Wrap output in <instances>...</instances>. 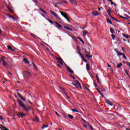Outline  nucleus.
<instances>
[{
	"instance_id": "nucleus-32",
	"label": "nucleus",
	"mask_w": 130,
	"mask_h": 130,
	"mask_svg": "<svg viewBox=\"0 0 130 130\" xmlns=\"http://www.w3.org/2000/svg\"><path fill=\"white\" fill-rule=\"evenodd\" d=\"M81 59L83 60V61H84V62H88V61L86 59H85V58L84 57L81 58Z\"/></svg>"
},
{
	"instance_id": "nucleus-17",
	"label": "nucleus",
	"mask_w": 130,
	"mask_h": 130,
	"mask_svg": "<svg viewBox=\"0 0 130 130\" xmlns=\"http://www.w3.org/2000/svg\"><path fill=\"white\" fill-rule=\"evenodd\" d=\"M9 16V18H11V19H13V21H16V17L12 16V15H8Z\"/></svg>"
},
{
	"instance_id": "nucleus-53",
	"label": "nucleus",
	"mask_w": 130,
	"mask_h": 130,
	"mask_svg": "<svg viewBox=\"0 0 130 130\" xmlns=\"http://www.w3.org/2000/svg\"><path fill=\"white\" fill-rule=\"evenodd\" d=\"M57 67H58V68H59L60 69H61V66L59 64H57Z\"/></svg>"
},
{
	"instance_id": "nucleus-26",
	"label": "nucleus",
	"mask_w": 130,
	"mask_h": 130,
	"mask_svg": "<svg viewBox=\"0 0 130 130\" xmlns=\"http://www.w3.org/2000/svg\"><path fill=\"white\" fill-rule=\"evenodd\" d=\"M68 117L70 118V119H73L74 118V116L71 115V114H68Z\"/></svg>"
},
{
	"instance_id": "nucleus-23",
	"label": "nucleus",
	"mask_w": 130,
	"mask_h": 130,
	"mask_svg": "<svg viewBox=\"0 0 130 130\" xmlns=\"http://www.w3.org/2000/svg\"><path fill=\"white\" fill-rule=\"evenodd\" d=\"M122 66V63H120L117 66V68H118V69H120L121 67Z\"/></svg>"
},
{
	"instance_id": "nucleus-59",
	"label": "nucleus",
	"mask_w": 130,
	"mask_h": 130,
	"mask_svg": "<svg viewBox=\"0 0 130 130\" xmlns=\"http://www.w3.org/2000/svg\"><path fill=\"white\" fill-rule=\"evenodd\" d=\"M34 2L35 3V4H38V2L37 0H34Z\"/></svg>"
},
{
	"instance_id": "nucleus-13",
	"label": "nucleus",
	"mask_w": 130,
	"mask_h": 130,
	"mask_svg": "<svg viewBox=\"0 0 130 130\" xmlns=\"http://www.w3.org/2000/svg\"><path fill=\"white\" fill-rule=\"evenodd\" d=\"M67 70L70 73V74H74V71L72 70L70 67H67Z\"/></svg>"
},
{
	"instance_id": "nucleus-35",
	"label": "nucleus",
	"mask_w": 130,
	"mask_h": 130,
	"mask_svg": "<svg viewBox=\"0 0 130 130\" xmlns=\"http://www.w3.org/2000/svg\"><path fill=\"white\" fill-rule=\"evenodd\" d=\"M56 59H57V60H59V61H62V59L61 58L56 57Z\"/></svg>"
},
{
	"instance_id": "nucleus-3",
	"label": "nucleus",
	"mask_w": 130,
	"mask_h": 130,
	"mask_svg": "<svg viewBox=\"0 0 130 130\" xmlns=\"http://www.w3.org/2000/svg\"><path fill=\"white\" fill-rule=\"evenodd\" d=\"M31 75L32 73L29 71H24L23 73V76L24 79L26 78H29V77H31Z\"/></svg>"
},
{
	"instance_id": "nucleus-51",
	"label": "nucleus",
	"mask_w": 130,
	"mask_h": 130,
	"mask_svg": "<svg viewBox=\"0 0 130 130\" xmlns=\"http://www.w3.org/2000/svg\"><path fill=\"white\" fill-rule=\"evenodd\" d=\"M31 36H32V37H34V38H37V37L36 36H35V35H33V34L31 35Z\"/></svg>"
},
{
	"instance_id": "nucleus-54",
	"label": "nucleus",
	"mask_w": 130,
	"mask_h": 130,
	"mask_svg": "<svg viewBox=\"0 0 130 130\" xmlns=\"http://www.w3.org/2000/svg\"><path fill=\"white\" fill-rule=\"evenodd\" d=\"M93 84H94V87H95V88L97 87V84H96V83L94 82Z\"/></svg>"
},
{
	"instance_id": "nucleus-1",
	"label": "nucleus",
	"mask_w": 130,
	"mask_h": 130,
	"mask_svg": "<svg viewBox=\"0 0 130 130\" xmlns=\"http://www.w3.org/2000/svg\"><path fill=\"white\" fill-rule=\"evenodd\" d=\"M17 102L18 104H19L20 106H21V107H22V108H23L24 110L26 111V112H29V111H30L31 107L30 106L26 107L25 104H24V103L22 101H21L20 99L17 100Z\"/></svg>"
},
{
	"instance_id": "nucleus-46",
	"label": "nucleus",
	"mask_w": 130,
	"mask_h": 130,
	"mask_svg": "<svg viewBox=\"0 0 130 130\" xmlns=\"http://www.w3.org/2000/svg\"><path fill=\"white\" fill-rule=\"evenodd\" d=\"M125 74L127 75V76H128V77H129V75L128 74V73H127V71L125 70Z\"/></svg>"
},
{
	"instance_id": "nucleus-36",
	"label": "nucleus",
	"mask_w": 130,
	"mask_h": 130,
	"mask_svg": "<svg viewBox=\"0 0 130 130\" xmlns=\"http://www.w3.org/2000/svg\"><path fill=\"white\" fill-rule=\"evenodd\" d=\"M8 49H11L12 50V51H14V49H13V48H12V47L8 46Z\"/></svg>"
},
{
	"instance_id": "nucleus-21",
	"label": "nucleus",
	"mask_w": 130,
	"mask_h": 130,
	"mask_svg": "<svg viewBox=\"0 0 130 130\" xmlns=\"http://www.w3.org/2000/svg\"><path fill=\"white\" fill-rule=\"evenodd\" d=\"M33 121L38 122L39 121V119H38V117H37V116H36L35 119H34Z\"/></svg>"
},
{
	"instance_id": "nucleus-57",
	"label": "nucleus",
	"mask_w": 130,
	"mask_h": 130,
	"mask_svg": "<svg viewBox=\"0 0 130 130\" xmlns=\"http://www.w3.org/2000/svg\"><path fill=\"white\" fill-rule=\"evenodd\" d=\"M108 1V2H111V3H112V5H113V3L112 2V1L111 0H107Z\"/></svg>"
},
{
	"instance_id": "nucleus-48",
	"label": "nucleus",
	"mask_w": 130,
	"mask_h": 130,
	"mask_svg": "<svg viewBox=\"0 0 130 130\" xmlns=\"http://www.w3.org/2000/svg\"><path fill=\"white\" fill-rule=\"evenodd\" d=\"M20 99H21V100H23V101H26V99H25V98H24L23 96H22V98H20Z\"/></svg>"
},
{
	"instance_id": "nucleus-33",
	"label": "nucleus",
	"mask_w": 130,
	"mask_h": 130,
	"mask_svg": "<svg viewBox=\"0 0 130 130\" xmlns=\"http://www.w3.org/2000/svg\"><path fill=\"white\" fill-rule=\"evenodd\" d=\"M32 63L34 66V68L36 70V71H37L38 69H37L36 65H35V63H34V62H32Z\"/></svg>"
},
{
	"instance_id": "nucleus-63",
	"label": "nucleus",
	"mask_w": 130,
	"mask_h": 130,
	"mask_svg": "<svg viewBox=\"0 0 130 130\" xmlns=\"http://www.w3.org/2000/svg\"><path fill=\"white\" fill-rule=\"evenodd\" d=\"M43 13H44V14H46V12L44 11V10H43V11H42Z\"/></svg>"
},
{
	"instance_id": "nucleus-40",
	"label": "nucleus",
	"mask_w": 130,
	"mask_h": 130,
	"mask_svg": "<svg viewBox=\"0 0 130 130\" xmlns=\"http://www.w3.org/2000/svg\"><path fill=\"white\" fill-rule=\"evenodd\" d=\"M123 37H125V38H127H127H129L128 36H126L124 34H123Z\"/></svg>"
},
{
	"instance_id": "nucleus-56",
	"label": "nucleus",
	"mask_w": 130,
	"mask_h": 130,
	"mask_svg": "<svg viewBox=\"0 0 130 130\" xmlns=\"http://www.w3.org/2000/svg\"><path fill=\"white\" fill-rule=\"evenodd\" d=\"M119 18H121L122 19H125V17H124L123 16H119Z\"/></svg>"
},
{
	"instance_id": "nucleus-55",
	"label": "nucleus",
	"mask_w": 130,
	"mask_h": 130,
	"mask_svg": "<svg viewBox=\"0 0 130 130\" xmlns=\"http://www.w3.org/2000/svg\"><path fill=\"white\" fill-rule=\"evenodd\" d=\"M122 50L123 52H125V51H124V48L122 47Z\"/></svg>"
},
{
	"instance_id": "nucleus-24",
	"label": "nucleus",
	"mask_w": 130,
	"mask_h": 130,
	"mask_svg": "<svg viewBox=\"0 0 130 130\" xmlns=\"http://www.w3.org/2000/svg\"><path fill=\"white\" fill-rule=\"evenodd\" d=\"M87 124L89 125V128H90V129H91V130H93L94 129V128H93L92 125H90V123H89V122H87Z\"/></svg>"
},
{
	"instance_id": "nucleus-2",
	"label": "nucleus",
	"mask_w": 130,
	"mask_h": 130,
	"mask_svg": "<svg viewBox=\"0 0 130 130\" xmlns=\"http://www.w3.org/2000/svg\"><path fill=\"white\" fill-rule=\"evenodd\" d=\"M72 85H73L74 87H76V88H80V89H82V87H81V83H80L78 80L73 81L72 82Z\"/></svg>"
},
{
	"instance_id": "nucleus-37",
	"label": "nucleus",
	"mask_w": 130,
	"mask_h": 130,
	"mask_svg": "<svg viewBox=\"0 0 130 130\" xmlns=\"http://www.w3.org/2000/svg\"><path fill=\"white\" fill-rule=\"evenodd\" d=\"M79 39L83 44H85V42H84V41H83V40L81 38H79Z\"/></svg>"
},
{
	"instance_id": "nucleus-39",
	"label": "nucleus",
	"mask_w": 130,
	"mask_h": 130,
	"mask_svg": "<svg viewBox=\"0 0 130 130\" xmlns=\"http://www.w3.org/2000/svg\"><path fill=\"white\" fill-rule=\"evenodd\" d=\"M78 54H79L81 58H83V57H84V56H83V54H82V53L78 52Z\"/></svg>"
},
{
	"instance_id": "nucleus-18",
	"label": "nucleus",
	"mask_w": 130,
	"mask_h": 130,
	"mask_svg": "<svg viewBox=\"0 0 130 130\" xmlns=\"http://www.w3.org/2000/svg\"><path fill=\"white\" fill-rule=\"evenodd\" d=\"M7 8H8V10H9L10 12H11L12 13H13V12H14V10L12 8L10 7H7Z\"/></svg>"
},
{
	"instance_id": "nucleus-47",
	"label": "nucleus",
	"mask_w": 130,
	"mask_h": 130,
	"mask_svg": "<svg viewBox=\"0 0 130 130\" xmlns=\"http://www.w3.org/2000/svg\"><path fill=\"white\" fill-rule=\"evenodd\" d=\"M98 83H99V84H101V81H100V79L99 78H98V79H96Z\"/></svg>"
},
{
	"instance_id": "nucleus-29",
	"label": "nucleus",
	"mask_w": 130,
	"mask_h": 130,
	"mask_svg": "<svg viewBox=\"0 0 130 130\" xmlns=\"http://www.w3.org/2000/svg\"><path fill=\"white\" fill-rule=\"evenodd\" d=\"M17 96H19V98L21 99V98H22V97H23V96H22V95L21 94V93L17 92Z\"/></svg>"
},
{
	"instance_id": "nucleus-50",
	"label": "nucleus",
	"mask_w": 130,
	"mask_h": 130,
	"mask_svg": "<svg viewBox=\"0 0 130 130\" xmlns=\"http://www.w3.org/2000/svg\"><path fill=\"white\" fill-rule=\"evenodd\" d=\"M58 63H59L60 64H61V66L63 65V62H60V61H58Z\"/></svg>"
},
{
	"instance_id": "nucleus-4",
	"label": "nucleus",
	"mask_w": 130,
	"mask_h": 130,
	"mask_svg": "<svg viewBox=\"0 0 130 130\" xmlns=\"http://www.w3.org/2000/svg\"><path fill=\"white\" fill-rule=\"evenodd\" d=\"M107 12L108 13V15H109V17H110V18H111V19H112L113 20H115V21H117V22H118L119 23H120V21L117 20V19L114 18V17H113L111 16V10L108 9L107 11Z\"/></svg>"
},
{
	"instance_id": "nucleus-42",
	"label": "nucleus",
	"mask_w": 130,
	"mask_h": 130,
	"mask_svg": "<svg viewBox=\"0 0 130 130\" xmlns=\"http://www.w3.org/2000/svg\"><path fill=\"white\" fill-rule=\"evenodd\" d=\"M86 57H88V59H90V54H87L85 55Z\"/></svg>"
},
{
	"instance_id": "nucleus-14",
	"label": "nucleus",
	"mask_w": 130,
	"mask_h": 130,
	"mask_svg": "<svg viewBox=\"0 0 130 130\" xmlns=\"http://www.w3.org/2000/svg\"><path fill=\"white\" fill-rule=\"evenodd\" d=\"M0 128L2 130H9V129L7 128V127H6L5 126H3V125H1Z\"/></svg>"
},
{
	"instance_id": "nucleus-64",
	"label": "nucleus",
	"mask_w": 130,
	"mask_h": 130,
	"mask_svg": "<svg viewBox=\"0 0 130 130\" xmlns=\"http://www.w3.org/2000/svg\"><path fill=\"white\" fill-rule=\"evenodd\" d=\"M128 66H129V69H130V63H128Z\"/></svg>"
},
{
	"instance_id": "nucleus-8",
	"label": "nucleus",
	"mask_w": 130,
	"mask_h": 130,
	"mask_svg": "<svg viewBox=\"0 0 130 130\" xmlns=\"http://www.w3.org/2000/svg\"><path fill=\"white\" fill-rule=\"evenodd\" d=\"M7 60H3L2 61V63H3V65L4 67H9V63H8V62H7Z\"/></svg>"
},
{
	"instance_id": "nucleus-15",
	"label": "nucleus",
	"mask_w": 130,
	"mask_h": 130,
	"mask_svg": "<svg viewBox=\"0 0 130 130\" xmlns=\"http://www.w3.org/2000/svg\"><path fill=\"white\" fill-rule=\"evenodd\" d=\"M83 33V37H86L88 33V30H84Z\"/></svg>"
},
{
	"instance_id": "nucleus-41",
	"label": "nucleus",
	"mask_w": 130,
	"mask_h": 130,
	"mask_svg": "<svg viewBox=\"0 0 130 130\" xmlns=\"http://www.w3.org/2000/svg\"><path fill=\"white\" fill-rule=\"evenodd\" d=\"M114 51L117 53V54L119 53V51H118V49H114Z\"/></svg>"
},
{
	"instance_id": "nucleus-38",
	"label": "nucleus",
	"mask_w": 130,
	"mask_h": 130,
	"mask_svg": "<svg viewBox=\"0 0 130 130\" xmlns=\"http://www.w3.org/2000/svg\"><path fill=\"white\" fill-rule=\"evenodd\" d=\"M96 90H97L98 93H99V94H100L101 95V96H103L102 93H101V92L100 91V90H99L98 88H96Z\"/></svg>"
},
{
	"instance_id": "nucleus-22",
	"label": "nucleus",
	"mask_w": 130,
	"mask_h": 130,
	"mask_svg": "<svg viewBox=\"0 0 130 130\" xmlns=\"http://www.w3.org/2000/svg\"><path fill=\"white\" fill-rule=\"evenodd\" d=\"M71 110H72V111H73V112H77L78 113H80V111H79L75 109H72Z\"/></svg>"
},
{
	"instance_id": "nucleus-19",
	"label": "nucleus",
	"mask_w": 130,
	"mask_h": 130,
	"mask_svg": "<svg viewBox=\"0 0 130 130\" xmlns=\"http://www.w3.org/2000/svg\"><path fill=\"white\" fill-rule=\"evenodd\" d=\"M64 28H65V29H67V30H69V31H72L73 29L69 27H67L66 26H64Z\"/></svg>"
},
{
	"instance_id": "nucleus-61",
	"label": "nucleus",
	"mask_w": 130,
	"mask_h": 130,
	"mask_svg": "<svg viewBox=\"0 0 130 130\" xmlns=\"http://www.w3.org/2000/svg\"><path fill=\"white\" fill-rule=\"evenodd\" d=\"M108 104H110V105H111V106H112V105H113L110 102H109Z\"/></svg>"
},
{
	"instance_id": "nucleus-20",
	"label": "nucleus",
	"mask_w": 130,
	"mask_h": 130,
	"mask_svg": "<svg viewBox=\"0 0 130 130\" xmlns=\"http://www.w3.org/2000/svg\"><path fill=\"white\" fill-rule=\"evenodd\" d=\"M107 23H109V24H111V25H112V22H111V20H110V19L107 18Z\"/></svg>"
},
{
	"instance_id": "nucleus-16",
	"label": "nucleus",
	"mask_w": 130,
	"mask_h": 130,
	"mask_svg": "<svg viewBox=\"0 0 130 130\" xmlns=\"http://www.w3.org/2000/svg\"><path fill=\"white\" fill-rule=\"evenodd\" d=\"M86 68L87 71H90V64L88 63H87L86 66Z\"/></svg>"
},
{
	"instance_id": "nucleus-10",
	"label": "nucleus",
	"mask_w": 130,
	"mask_h": 130,
	"mask_svg": "<svg viewBox=\"0 0 130 130\" xmlns=\"http://www.w3.org/2000/svg\"><path fill=\"white\" fill-rule=\"evenodd\" d=\"M19 117H24L25 115H26V114L23 113H19L17 114Z\"/></svg>"
},
{
	"instance_id": "nucleus-11",
	"label": "nucleus",
	"mask_w": 130,
	"mask_h": 130,
	"mask_svg": "<svg viewBox=\"0 0 130 130\" xmlns=\"http://www.w3.org/2000/svg\"><path fill=\"white\" fill-rule=\"evenodd\" d=\"M23 61H24V62H25V63H26V64H29V63H30V62H29V61L28 60V59H27V58H24V59H23Z\"/></svg>"
},
{
	"instance_id": "nucleus-28",
	"label": "nucleus",
	"mask_w": 130,
	"mask_h": 130,
	"mask_svg": "<svg viewBox=\"0 0 130 130\" xmlns=\"http://www.w3.org/2000/svg\"><path fill=\"white\" fill-rule=\"evenodd\" d=\"M46 20H47V21H48V22H49L50 24H53V22H52V21L50 20L49 19L46 18Z\"/></svg>"
},
{
	"instance_id": "nucleus-27",
	"label": "nucleus",
	"mask_w": 130,
	"mask_h": 130,
	"mask_svg": "<svg viewBox=\"0 0 130 130\" xmlns=\"http://www.w3.org/2000/svg\"><path fill=\"white\" fill-rule=\"evenodd\" d=\"M45 127H48V125L43 124L42 129H44V128H45Z\"/></svg>"
},
{
	"instance_id": "nucleus-62",
	"label": "nucleus",
	"mask_w": 130,
	"mask_h": 130,
	"mask_svg": "<svg viewBox=\"0 0 130 130\" xmlns=\"http://www.w3.org/2000/svg\"><path fill=\"white\" fill-rule=\"evenodd\" d=\"M39 11H41V12H43V10H42V9L41 8H40Z\"/></svg>"
},
{
	"instance_id": "nucleus-45",
	"label": "nucleus",
	"mask_w": 130,
	"mask_h": 130,
	"mask_svg": "<svg viewBox=\"0 0 130 130\" xmlns=\"http://www.w3.org/2000/svg\"><path fill=\"white\" fill-rule=\"evenodd\" d=\"M71 4H75V0H70Z\"/></svg>"
},
{
	"instance_id": "nucleus-6",
	"label": "nucleus",
	"mask_w": 130,
	"mask_h": 130,
	"mask_svg": "<svg viewBox=\"0 0 130 130\" xmlns=\"http://www.w3.org/2000/svg\"><path fill=\"white\" fill-rule=\"evenodd\" d=\"M50 12L52 14V15H53L55 18H57V19H58V20H60V21H61V19L59 18V16H58V15H57V14H56V13L52 11V10H50Z\"/></svg>"
},
{
	"instance_id": "nucleus-44",
	"label": "nucleus",
	"mask_w": 130,
	"mask_h": 130,
	"mask_svg": "<svg viewBox=\"0 0 130 130\" xmlns=\"http://www.w3.org/2000/svg\"><path fill=\"white\" fill-rule=\"evenodd\" d=\"M41 16H42V17H44V18H45V19L47 18V17H46V16H45V15H44V14L41 13Z\"/></svg>"
},
{
	"instance_id": "nucleus-31",
	"label": "nucleus",
	"mask_w": 130,
	"mask_h": 130,
	"mask_svg": "<svg viewBox=\"0 0 130 130\" xmlns=\"http://www.w3.org/2000/svg\"><path fill=\"white\" fill-rule=\"evenodd\" d=\"M113 40H115V35H114V34H112L111 35Z\"/></svg>"
},
{
	"instance_id": "nucleus-25",
	"label": "nucleus",
	"mask_w": 130,
	"mask_h": 130,
	"mask_svg": "<svg viewBox=\"0 0 130 130\" xmlns=\"http://www.w3.org/2000/svg\"><path fill=\"white\" fill-rule=\"evenodd\" d=\"M1 60H2V61L3 60H7V59L6 58V57L3 56L1 58Z\"/></svg>"
},
{
	"instance_id": "nucleus-58",
	"label": "nucleus",
	"mask_w": 130,
	"mask_h": 130,
	"mask_svg": "<svg viewBox=\"0 0 130 130\" xmlns=\"http://www.w3.org/2000/svg\"><path fill=\"white\" fill-rule=\"evenodd\" d=\"M70 76H71V77H72V78H73V79H74V80H75L76 79V78H75L74 76H72V75H70Z\"/></svg>"
},
{
	"instance_id": "nucleus-43",
	"label": "nucleus",
	"mask_w": 130,
	"mask_h": 130,
	"mask_svg": "<svg viewBox=\"0 0 130 130\" xmlns=\"http://www.w3.org/2000/svg\"><path fill=\"white\" fill-rule=\"evenodd\" d=\"M122 56H123V58H124L125 59H127V57L125 56V55H124V54L122 55Z\"/></svg>"
},
{
	"instance_id": "nucleus-9",
	"label": "nucleus",
	"mask_w": 130,
	"mask_h": 130,
	"mask_svg": "<svg viewBox=\"0 0 130 130\" xmlns=\"http://www.w3.org/2000/svg\"><path fill=\"white\" fill-rule=\"evenodd\" d=\"M60 89L62 92H63V94L64 96H66L68 99H70V96H68V94H67V92H66V91L64 90V89L62 87H60Z\"/></svg>"
},
{
	"instance_id": "nucleus-5",
	"label": "nucleus",
	"mask_w": 130,
	"mask_h": 130,
	"mask_svg": "<svg viewBox=\"0 0 130 130\" xmlns=\"http://www.w3.org/2000/svg\"><path fill=\"white\" fill-rule=\"evenodd\" d=\"M59 13H60L61 16L65 18V19H66V20H67V21H68L69 22H70V19L69 18V17H68L67 13H63L62 11H59Z\"/></svg>"
},
{
	"instance_id": "nucleus-49",
	"label": "nucleus",
	"mask_w": 130,
	"mask_h": 130,
	"mask_svg": "<svg viewBox=\"0 0 130 130\" xmlns=\"http://www.w3.org/2000/svg\"><path fill=\"white\" fill-rule=\"evenodd\" d=\"M83 122H84V123H88V122H87L85 119H82Z\"/></svg>"
},
{
	"instance_id": "nucleus-30",
	"label": "nucleus",
	"mask_w": 130,
	"mask_h": 130,
	"mask_svg": "<svg viewBox=\"0 0 130 130\" xmlns=\"http://www.w3.org/2000/svg\"><path fill=\"white\" fill-rule=\"evenodd\" d=\"M124 53H120V52H119L118 54H117V55L118 56H120V55H123Z\"/></svg>"
},
{
	"instance_id": "nucleus-52",
	"label": "nucleus",
	"mask_w": 130,
	"mask_h": 130,
	"mask_svg": "<svg viewBox=\"0 0 130 130\" xmlns=\"http://www.w3.org/2000/svg\"><path fill=\"white\" fill-rule=\"evenodd\" d=\"M55 113H56V115H57L59 117H60V116L59 115V114H58V113L57 112H55Z\"/></svg>"
},
{
	"instance_id": "nucleus-34",
	"label": "nucleus",
	"mask_w": 130,
	"mask_h": 130,
	"mask_svg": "<svg viewBox=\"0 0 130 130\" xmlns=\"http://www.w3.org/2000/svg\"><path fill=\"white\" fill-rule=\"evenodd\" d=\"M110 32H111V33H112V34H114V29H113V28H110Z\"/></svg>"
},
{
	"instance_id": "nucleus-7",
	"label": "nucleus",
	"mask_w": 130,
	"mask_h": 130,
	"mask_svg": "<svg viewBox=\"0 0 130 130\" xmlns=\"http://www.w3.org/2000/svg\"><path fill=\"white\" fill-rule=\"evenodd\" d=\"M92 15L93 16H99V15H101L100 13L98 12V11H94L91 13Z\"/></svg>"
},
{
	"instance_id": "nucleus-12",
	"label": "nucleus",
	"mask_w": 130,
	"mask_h": 130,
	"mask_svg": "<svg viewBox=\"0 0 130 130\" xmlns=\"http://www.w3.org/2000/svg\"><path fill=\"white\" fill-rule=\"evenodd\" d=\"M55 23L56 24V25H57V26H56V27L57 28H62V26H61V25L59 24L58 23V22L55 21Z\"/></svg>"
},
{
	"instance_id": "nucleus-60",
	"label": "nucleus",
	"mask_w": 130,
	"mask_h": 130,
	"mask_svg": "<svg viewBox=\"0 0 130 130\" xmlns=\"http://www.w3.org/2000/svg\"><path fill=\"white\" fill-rule=\"evenodd\" d=\"M108 68H111V66L108 63Z\"/></svg>"
}]
</instances>
